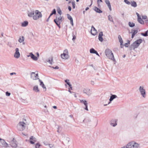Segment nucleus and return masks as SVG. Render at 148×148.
<instances>
[{
    "label": "nucleus",
    "mask_w": 148,
    "mask_h": 148,
    "mask_svg": "<svg viewBox=\"0 0 148 148\" xmlns=\"http://www.w3.org/2000/svg\"><path fill=\"white\" fill-rule=\"evenodd\" d=\"M84 93L88 96H90L92 94V91L88 88L84 89L83 90Z\"/></svg>",
    "instance_id": "9b49d317"
},
{
    "label": "nucleus",
    "mask_w": 148,
    "mask_h": 148,
    "mask_svg": "<svg viewBox=\"0 0 148 148\" xmlns=\"http://www.w3.org/2000/svg\"><path fill=\"white\" fill-rule=\"evenodd\" d=\"M85 109L87 111H88V104L86 105H85Z\"/></svg>",
    "instance_id": "6e6d98bb"
},
{
    "label": "nucleus",
    "mask_w": 148,
    "mask_h": 148,
    "mask_svg": "<svg viewBox=\"0 0 148 148\" xmlns=\"http://www.w3.org/2000/svg\"><path fill=\"white\" fill-rule=\"evenodd\" d=\"M127 144L128 148H139V144L134 142L129 143Z\"/></svg>",
    "instance_id": "39448f33"
},
{
    "label": "nucleus",
    "mask_w": 148,
    "mask_h": 148,
    "mask_svg": "<svg viewBox=\"0 0 148 148\" xmlns=\"http://www.w3.org/2000/svg\"><path fill=\"white\" fill-rule=\"evenodd\" d=\"M68 85L71 89L72 88V85L70 84V83H69V84H68Z\"/></svg>",
    "instance_id": "69168bd1"
},
{
    "label": "nucleus",
    "mask_w": 148,
    "mask_h": 148,
    "mask_svg": "<svg viewBox=\"0 0 148 148\" xmlns=\"http://www.w3.org/2000/svg\"><path fill=\"white\" fill-rule=\"evenodd\" d=\"M14 74L15 75L16 74V73H10V75H12Z\"/></svg>",
    "instance_id": "338daca9"
},
{
    "label": "nucleus",
    "mask_w": 148,
    "mask_h": 148,
    "mask_svg": "<svg viewBox=\"0 0 148 148\" xmlns=\"http://www.w3.org/2000/svg\"><path fill=\"white\" fill-rule=\"evenodd\" d=\"M26 126V123L23 122H20L17 125V128L18 130L23 131L25 129Z\"/></svg>",
    "instance_id": "20e7f679"
},
{
    "label": "nucleus",
    "mask_w": 148,
    "mask_h": 148,
    "mask_svg": "<svg viewBox=\"0 0 148 148\" xmlns=\"http://www.w3.org/2000/svg\"><path fill=\"white\" fill-rule=\"evenodd\" d=\"M29 140H30L29 142L32 144H34V142H36V138L33 136H31L29 138Z\"/></svg>",
    "instance_id": "4468645a"
},
{
    "label": "nucleus",
    "mask_w": 148,
    "mask_h": 148,
    "mask_svg": "<svg viewBox=\"0 0 148 148\" xmlns=\"http://www.w3.org/2000/svg\"><path fill=\"white\" fill-rule=\"evenodd\" d=\"M28 22L27 21H25L22 23L21 26L23 27L26 26L28 25Z\"/></svg>",
    "instance_id": "393cba45"
},
{
    "label": "nucleus",
    "mask_w": 148,
    "mask_h": 148,
    "mask_svg": "<svg viewBox=\"0 0 148 148\" xmlns=\"http://www.w3.org/2000/svg\"><path fill=\"white\" fill-rule=\"evenodd\" d=\"M128 43H126L124 44V46L126 47H127L128 44H130V41L128 40Z\"/></svg>",
    "instance_id": "c03bdc74"
},
{
    "label": "nucleus",
    "mask_w": 148,
    "mask_h": 148,
    "mask_svg": "<svg viewBox=\"0 0 148 148\" xmlns=\"http://www.w3.org/2000/svg\"><path fill=\"white\" fill-rule=\"evenodd\" d=\"M130 27H132L135 26V23L131 22H129L128 23Z\"/></svg>",
    "instance_id": "7c9ffc66"
},
{
    "label": "nucleus",
    "mask_w": 148,
    "mask_h": 148,
    "mask_svg": "<svg viewBox=\"0 0 148 148\" xmlns=\"http://www.w3.org/2000/svg\"><path fill=\"white\" fill-rule=\"evenodd\" d=\"M65 82L66 83V84L68 85L70 83L69 82V79H66V80H65Z\"/></svg>",
    "instance_id": "de8ad7c7"
},
{
    "label": "nucleus",
    "mask_w": 148,
    "mask_h": 148,
    "mask_svg": "<svg viewBox=\"0 0 148 148\" xmlns=\"http://www.w3.org/2000/svg\"><path fill=\"white\" fill-rule=\"evenodd\" d=\"M94 10L97 13H101L102 12V11L100 9L96 7H95L94 8Z\"/></svg>",
    "instance_id": "5701e85b"
},
{
    "label": "nucleus",
    "mask_w": 148,
    "mask_h": 148,
    "mask_svg": "<svg viewBox=\"0 0 148 148\" xmlns=\"http://www.w3.org/2000/svg\"><path fill=\"white\" fill-rule=\"evenodd\" d=\"M138 21L139 23L142 24H144V22L141 18L139 19H138Z\"/></svg>",
    "instance_id": "f704fd0d"
},
{
    "label": "nucleus",
    "mask_w": 148,
    "mask_h": 148,
    "mask_svg": "<svg viewBox=\"0 0 148 148\" xmlns=\"http://www.w3.org/2000/svg\"><path fill=\"white\" fill-rule=\"evenodd\" d=\"M105 2L108 6L110 10L112 11L111 6L109 0H105Z\"/></svg>",
    "instance_id": "f3484780"
},
{
    "label": "nucleus",
    "mask_w": 148,
    "mask_h": 148,
    "mask_svg": "<svg viewBox=\"0 0 148 148\" xmlns=\"http://www.w3.org/2000/svg\"><path fill=\"white\" fill-rule=\"evenodd\" d=\"M68 85L71 89L72 88V85L70 84V83H69V84H68Z\"/></svg>",
    "instance_id": "0e129e2a"
},
{
    "label": "nucleus",
    "mask_w": 148,
    "mask_h": 148,
    "mask_svg": "<svg viewBox=\"0 0 148 148\" xmlns=\"http://www.w3.org/2000/svg\"><path fill=\"white\" fill-rule=\"evenodd\" d=\"M139 90L142 96L143 97L145 98L146 97V92L143 86H140Z\"/></svg>",
    "instance_id": "6e6552de"
},
{
    "label": "nucleus",
    "mask_w": 148,
    "mask_h": 148,
    "mask_svg": "<svg viewBox=\"0 0 148 148\" xmlns=\"http://www.w3.org/2000/svg\"><path fill=\"white\" fill-rule=\"evenodd\" d=\"M68 9L69 11H71V6H69L68 7Z\"/></svg>",
    "instance_id": "052dcab7"
},
{
    "label": "nucleus",
    "mask_w": 148,
    "mask_h": 148,
    "mask_svg": "<svg viewBox=\"0 0 148 148\" xmlns=\"http://www.w3.org/2000/svg\"><path fill=\"white\" fill-rule=\"evenodd\" d=\"M148 30L145 32V33H141V35L144 36H147L148 35Z\"/></svg>",
    "instance_id": "473e14b6"
},
{
    "label": "nucleus",
    "mask_w": 148,
    "mask_h": 148,
    "mask_svg": "<svg viewBox=\"0 0 148 148\" xmlns=\"http://www.w3.org/2000/svg\"><path fill=\"white\" fill-rule=\"evenodd\" d=\"M145 22L147 25L148 26V19L145 20Z\"/></svg>",
    "instance_id": "4d7b16f0"
},
{
    "label": "nucleus",
    "mask_w": 148,
    "mask_h": 148,
    "mask_svg": "<svg viewBox=\"0 0 148 148\" xmlns=\"http://www.w3.org/2000/svg\"><path fill=\"white\" fill-rule=\"evenodd\" d=\"M117 119H111L110 122V125L115 127L117 125Z\"/></svg>",
    "instance_id": "9d476101"
},
{
    "label": "nucleus",
    "mask_w": 148,
    "mask_h": 148,
    "mask_svg": "<svg viewBox=\"0 0 148 148\" xmlns=\"http://www.w3.org/2000/svg\"><path fill=\"white\" fill-rule=\"evenodd\" d=\"M53 61V59L52 58H51V59H49L48 60H47V62L49 63L50 64H52V62Z\"/></svg>",
    "instance_id": "4c0bfd02"
},
{
    "label": "nucleus",
    "mask_w": 148,
    "mask_h": 148,
    "mask_svg": "<svg viewBox=\"0 0 148 148\" xmlns=\"http://www.w3.org/2000/svg\"><path fill=\"white\" fill-rule=\"evenodd\" d=\"M24 41V37L23 36L20 37H19L18 41L20 43L23 42Z\"/></svg>",
    "instance_id": "c756f323"
},
{
    "label": "nucleus",
    "mask_w": 148,
    "mask_h": 148,
    "mask_svg": "<svg viewBox=\"0 0 148 148\" xmlns=\"http://www.w3.org/2000/svg\"><path fill=\"white\" fill-rule=\"evenodd\" d=\"M10 145L13 147L16 148L17 146V145L16 143V141L15 139L14 138L10 143Z\"/></svg>",
    "instance_id": "ddd939ff"
},
{
    "label": "nucleus",
    "mask_w": 148,
    "mask_h": 148,
    "mask_svg": "<svg viewBox=\"0 0 148 148\" xmlns=\"http://www.w3.org/2000/svg\"><path fill=\"white\" fill-rule=\"evenodd\" d=\"M38 73L36 72H32L31 74V78L33 80L39 79Z\"/></svg>",
    "instance_id": "1a4fd4ad"
},
{
    "label": "nucleus",
    "mask_w": 148,
    "mask_h": 148,
    "mask_svg": "<svg viewBox=\"0 0 148 148\" xmlns=\"http://www.w3.org/2000/svg\"><path fill=\"white\" fill-rule=\"evenodd\" d=\"M41 145L39 143H37L35 146V148H39V147Z\"/></svg>",
    "instance_id": "58836bf2"
},
{
    "label": "nucleus",
    "mask_w": 148,
    "mask_h": 148,
    "mask_svg": "<svg viewBox=\"0 0 148 148\" xmlns=\"http://www.w3.org/2000/svg\"><path fill=\"white\" fill-rule=\"evenodd\" d=\"M72 5L73 8V9H74L75 8V1H72Z\"/></svg>",
    "instance_id": "a19ab883"
},
{
    "label": "nucleus",
    "mask_w": 148,
    "mask_h": 148,
    "mask_svg": "<svg viewBox=\"0 0 148 148\" xmlns=\"http://www.w3.org/2000/svg\"><path fill=\"white\" fill-rule=\"evenodd\" d=\"M80 101L81 103H83L85 106L88 104L86 100H84L83 99H80Z\"/></svg>",
    "instance_id": "c85d7f7f"
},
{
    "label": "nucleus",
    "mask_w": 148,
    "mask_h": 148,
    "mask_svg": "<svg viewBox=\"0 0 148 148\" xmlns=\"http://www.w3.org/2000/svg\"><path fill=\"white\" fill-rule=\"evenodd\" d=\"M30 54L31 56V58L33 60L36 61L38 60V58L37 57L35 56L32 53H30Z\"/></svg>",
    "instance_id": "4be33fe9"
},
{
    "label": "nucleus",
    "mask_w": 148,
    "mask_h": 148,
    "mask_svg": "<svg viewBox=\"0 0 148 148\" xmlns=\"http://www.w3.org/2000/svg\"><path fill=\"white\" fill-rule=\"evenodd\" d=\"M34 14L33 17V19L34 20L38 19L42 17V16L41 13L38 10H36Z\"/></svg>",
    "instance_id": "423d86ee"
},
{
    "label": "nucleus",
    "mask_w": 148,
    "mask_h": 148,
    "mask_svg": "<svg viewBox=\"0 0 148 148\" xmlns=\"http://www.w3.org/2000/svg\"><path fill=\"white\" fill-rule=\"evenodd\" d=\"M118 38L119 40V41L121 44V47L122 48L123 47V42L122 38L120 35H119Z\"/></svg>",
    "instance_id": "a211bd4d"
},
{
    "label": "nucleus",
    "mask_w": 148,
    "mask_h": 148,
    "mask_svg": "<svg viewBox=\"0 0 148 148\" xmlns=\"http://www.w3.org/2000/svg\"><path fill=\"white\" fill-rule=\"evenodd\" d=\"M91 84L92 85H94L95 84L94 82L93 81H91Z\"/></svg>",
    "instance_id": "e2e57ef3"
},
{
    "label": "nucleus",
    "mask_w": 148,
    "mask_h": 148,
    "mask_svg": "<svg viewBox=\"0 0 148 148\" xmlns=\"http://www.w3.org/2000/svg\"><path fill=\"white\" fill-rule=\"evenodd\" d=\"M62 131V128L60 126H58L57 128V132L58 133H60Z\"/></svg>",
    "instance_id": "72a5a7b5"
},
{
    "label": "nucleus",
    "mask_w": 148,
    "mask_h": 148,
    "mask_svg": "<svg viewBox=\"0 0 148 148\" xmlns=\"http://www.w3.org/2000/svg\"><path fill=\"white\" fill-rule=\"evenodd\" d=\"M134 32L132 34V38L134 37L135 34H136L138 32V31L137 30H134Z\"/></svg>",
    "instance_id": "cd10ccee"
},
{
    "label": "nucleus",
    "mask_w": 148,
    "mask_h": 148,
    "mask_svg": "<svg viewBox=\"0 0 148 148\" xmlns=\"http://www.w3.org/2000/svg\"><path fill=\"white\" fill-rule=\"evenodd\" d=\"M0 140H2V143L4 147H8V144L4 140L0 138Z\"/></svg>",
    "instance_id": "aec40b11"
},
{
    "label": "nucleus",
    "mask_w": 148,
    "mask_h": 148,
    "mask_svg": "<svg viewBox=\"0 0 148 148\" xmlns=\"http://www.w3.org/2000/svg\"><path fill=\"white\" fill-rule=\"evenodd\" d=\"M66 142L67 143H68L70 140V138L68 137H66Z\"/></svg>",
    "instance_id": "37998d69"
},
{
    "label": "nucleus",
    "mask_w": 148,
    "mask_h": 148,
    "mask_svg": "<svg viewBox=\"0 0 148 148\" xmlns=\"http://www.w3.org/2000/svg\"><path fill=\"white\" fill-rule=\"evenodd\" d=\"M142 18L143 19H147V16L146 15H143L142 16Z\"/></svg>",
    "instance_id": "49530a36"
},
{
    "label": "nucleus",
    "mask_w": 148,
    "mask_h": 148,
    "mask_svg": "<svg viewBox=\"0 0 148 148\" xmlns=\"http://www.w3.org/2000/svg\"><path fill=\"white\" fill-rule=\"evenodd\" d=\"M58 13L60 15L62 14V11L60 8H58L57 10Z\"/></svg>",
    "instance_id": "c9c22d12"
},
{
    "label": "nucleus",
    "mask_w": 148,
    "mask_h": 148,
    "mask_svg": "<svg viewBox=\"0 0 148 148\" xmlns=\"http://www.w3.org/2000/svg\"><path fill=\"white\" fill-rule=\"evenodd\" d=\"M70 23H71V24L73 26V20H71V21H70Z\"/></svg>",
    "instance_id": "13d9d810"
},
{
    "label": "nucleus",
    "mask_w": 148,
    "mask_h": 148,
    "mask_svg": "<svg viewBox=\"0 0 148 148\" xmlns=\"http://www.w3.org/2000/svg\"><path fill=\"white\" fill-rule=\"evenodd\" d=\"M108 20L114 23V22L113 20V18H112V16H111L110 15H109L108 16Z\"/></svg>",
    "instance_id": "bb28decb"
},
{
    "label": "nucleus",
    "mask_w": 148,
    "mask_h": 148,
    "mask_svg": "<svg viewBox=\"0 0 148 148\" xmlns=\"http://www.w3.org/2000/svg\"><path fill=\"white\" fill-rule=\"evenodd\" d=\"M35 12L33 10H30L28 11L27 12L28 16L30 17H33V16Z\"/></svg>",
    "instance_id": "2eb2a0df"
},
{
    "label": "nucleus",
    "mask_w": 148,
    "mask_h": 148,
    "mask_svg": "<svg viewBox=\"0 0 148 148\" xmlns=\"http://www.w3.org/2000/svg\"><path fill=\"white\" fill-rule=\"evenodd\" d=\"M52 68L55 69H58L59 68V67L57 66H56L55 67H53Z\"/></svg>",
    "instance_id": "680f3d73"
},
{
    "label": "nucleus",
    "mask_w": 148,
    "mask_h": 148,
    "mask_svg": "<svg viewBox=\"0 0 148 148\" xmlns=\"http://www.w3.org/2000/svg\"><path fill=\"white\" fill-rule=\"evenodd\" d=\"M125 2L128 5H130V3L127 0H124Z\"/></svg>",
    "instance_id": "79ce46f5"
},
{
    "label": "nucleus",
    "mask_w": 148,
    "mask_h": 148,
    "mask_svg": "<svg viewBox=\"0 0 148 148\" xmlns=\"http://www.w3.org/2000/svg\"><path fill=\"white\" fill-rule=\"evenodd\" d=\"M120 148H128V146H127V144L126 146H123Z\"/></svg>",
    "instance_id": "bf43d9fd"
},
{
    "label": "nucleus",
    "mask_w": 148,
    "mask_h": 148,
    "mask_svg": "<svg viewBox=\"0 0 148 148\" xmlns=\"http://www.w3.org/2000/svg\"><path fill=\"white\" fill-rule=\"evenodd\" d=\"M117 97V96L114 95H112L110 97V98L109 99L110 102L108 103V104H110V102L112 101L114 99L116 98Z\"/></svg>",
    "instance_id": "6ab92c4d"
},
{
    "label": "nucleus",
    "mask_w": 148,
    "mask_h": 148,
    "mask_svg": "<svg viewBox=\"0 0 148 148\" xmlns=\"http://www.w3.org/2000/svg\"><path fill=\"white\" fill-rule=\"evenodd\" d=\"M15 51V52L14 54V57L16 58H18L20 56V53L19 52V50L18 48H16Z\"/></svg>",
    "instance_id": "f8f14e48"
},
{
    "label": "nucleus",
    "mask_w": 148,
    "mask_h": 148,
    "mask_svg": "<svg viewBox=\"0 0 148 148\" xmlns=\"http://www.w3.org/2000/svg\"><path fill=\"white\" fill-rule=\"evenodd\" d=\"M68 53V50L67 49L64 50L63 51V53L61 55L62 58L64 59H68L69 57Z\"/></svg>",
    "instance_id": "0eeeda50"
},
{
    "label": "nucleus",
    "mask_w": 148,
    "mask_h": 148,
    "mask_svg": "<svg viewBox=\"0 0 148 148\" xmlns=\"http://www.w3.org/2000/svg\"><path fill=\"white\" fill-rule=\"evenodd\" d=\"M103 35V32H100L99 34L98 39L101 42H102L103 40V38L102 37Z\"/></svg>",
    "instance_id": "412c9836"
},
{
    "label": "nucleus",
    "mask_w": 148,
    "mask_h": 148,
    "mask_svg": "<svg viewBox=\"0 0 148 148\" xmlns=\"http://www.w3.org/2000/svg\"><path fill=\"white\" fill-rule=\"evenodd\" d=\"M142 42V39H139L138 40L132 44L130 48L132 49H134L135 48H137Z\"/></svg>",
    "instance_id": "f03ea898"
},
{
    "label": "nucleus",
    "mask_w": 148,
    "mask_h": 148,
    "mask_svg": "<svg viewBox=\"0 0 148 148\" xmlns=\"http://www.w3.org/2000/svg\"><path fill=\"white\" fill-rule=\"evenodd\" d=\"M42 87V88H43V89H45V91L46 90V87H45V85L44 84H43L42 85V86H41Z\"/></svg>",
    "instance_id": "603ef678"
},
{
    "label": "nucleus",
    "mask_w": 148,
    "mask_h": 148,
    "mask_svg": "<svg viewBox=\"0 0 148 148\" xmlns=\"http://www.w3.org/2000/svg\"><path fill=\"white\" fill-rule=\"evenodd\" d=\"M51 13L53 14H56V11L55 9H54L52 10Z\"/></svg>",
    "instance_id": "a18cd8bd"
},
{
    "label": "nucleus",
    "mask_w": 148,
    "mask_h": 148,
    "mask_svg": "<svg viewBox=\"0 0 148 148\" xmlns=\"http://www.w3.org/2000/svg\"><path fill=\"white\" fill-rule=\"evenodd\" d=\"M95 54L99 56V54L97 52V51H96V52H95Z\"/></svg>",
    "instance_id": "774afa93"
},
{
    "label": "nucleus",
    "mask_w": 148,
    "mask_h": 148,
    "mask_svg": "<svg viewBox=\"0 0 148 148\" xmlns=\"http://www.w3.org/2000/svg\"><path fill=\"white\" fill-rule=\"evenodd\" d=\"M96 51L93 48H92L90 50V53H94L96 52Z\"/></svg>",
    "instance_id": "2f4dec72"
},
{
    "label": "nucleus",
    "mask_w": 148,
    "mask_h": 148,
    "mask_svg": "<svg viewBox=\"0 0 148 148\" xmlns=\"http://www.w3.org/2000/svg\"><path fill=\"white\" fill-rule=\"evenodd\" d=\"M49 146L50 148H53L54 147V145L52 144H49Z\"/></svg>",
    "instance_id": "8fccbe9b"
},
{
    "label": "nucleus",
    "mask_w": 148,
    "mask_h": 148,
    "mask_svg": "<svg viewBox=\"0 0 148 148\" xmlns=\"http://www.w3.org/2000/svg\"><path fill=\"white\" fill-rule=\"evenodd\" d=\"M91 34L94 36L97 33V31L96 30L93 26L92 27L91 30Z\"/></svg>",
    "instance_id": "dca6fc26"
},
{
    "label": "nucleus",
    "mask_w": 148,
    "mask_h": 148,
    "mask_svg": "<svg viewBox=\"0 0 148 148\" xmlns=\"http://www.w3.org/2000/svg\"><path fill=\"white\" fill-rule=\"evenodd\" d=\"M62 21V18L60 15H57L56 17V19L54 20V22L59 28H60L61 27L60 25Z\"/></svg>",
    "instance_id": "7ed1b4c3"
},
{
    "label": "nucleus",
    "mask_w": 148,
    "mask_h": 148,
    "mask_svg": "<svg viewBox=\"0 0 148 148\" xmlns=\"http://www.w3.org/2000/svg\"><path fill=\"white\" fill-rule=\"evenodd\" d=\"M44 144L45 145H49L48 143V142H47V141L44 142Z\"/></svg>",
    "instance_id": "5fc2aeb1"
},
{
    "label": "nucleus",
    "mask_w": 148,
    "mask_h": 148,
    "mask_svg": "<svg viewBox=\"0 0 148 148\" xmlns=\"http://www.w3.org/2000/svg\"><path fill=\"white\" fill-rule=\"evenodd\" d=\"M39 81L40 82V85L41 86H42V85L43 84H44V83H43V82L40 79H39Z\"/></svg>",
    "instance_id": "09e8293b"
},
{
    "label": "nucleus",
    "mask_w": 148,
    "mask_h": 148,
    "mask_svg": "<svg viewBox=\"0 0 148 148\" xmlns=\"http://www.w3.org/2000/svg\"><path fill=\"white\" fill-rule=\"evenodd\" d=\"M131 5L132 6L135 8L137 7V4L136 2L134 1H132L130 2Z\"/></svg>",
    "instance_id": "b1692460"
},
{
    "label": "nucleus",
    "mask_w": 148,
    "mask_h": 148,
    "mask_svg": "<svg viewBox=\"0 0 148 148\" xmlns=\"http://www.w3.org/2000/svg\"><path fill=\"white\" fill-rule=\"evenodd\" d=\"M72 35H73V38H72V40L73 41H74V40H75V39H76V36H75L74 35V33L73 32L72 33Z\"/></svg>",
    "instance_id": "ea45409f"
},
{
    "label": "nucleus",
    "mask_w": 148,
    "mask_h": 148,
    "mask_svg": "<svg viewBox=\"0 0 148 148\" xmlns=\"http://www.w3.org/2000/svg\"><path fill=\"white\" fill-rule=\"evenodd\" d=\"M10 92H6V95L7 96H10Z\"/></svg>",
    "instance_id": "3c124183"
},
{
    "label": "nucleus",
    "mask_w": 148,
    "mask_h": 148,
    "mask_svg": "<svg viewBox=\"0 0 148 148\" xmlns=\"http://www.w3.org/2000/svg\"><path fill=\"white\" fill-rule=\"evenodd\" d=\"M42 87V88H43V89H45V91L46 90V87H45V85L44 84H43L42 85V86H41Z\"/></svg>",
    "instance_id": "864d4df0"
},
{
    "label": "nucleus",
    "mask_w": 148,
    "mask_h": 148,
    "mask_svg": "<svg viewBox=\"0 0 148 148\" xmlns=\"http://www.w3.org/2000/svg\"><path fill=\"white\" fill-rule=\"evenodd\" d=\"M33 90L36 92H39V90L38 88V86H34L33 87Z\"/></svg>",
    "instance_id": "a878e982"
},
{
    "label": "nucleus",
    "mask_w": 148,
    "mask_h": 148,
    "mask_svg": "<svg viewBox=\"0 0 148 148\" xmlns=\"http://www.w3.org/2000/svg\"><path fill=\"white\" fill-rule=\"evenodd\" d=\"M67 18L69 19L70 21L71 20H73V18L71 16V15H70L69 14H67Z\"/></svg>",
    "instance_id": "e433bc0d"
},
{
    "label": "nucleus",
    "mask_w": 148,
    "mask_h": 148,
    "mask_svg": "<svg viewBox=\"0 0 148 148\" xmlns=\"http://www.w3.org/2000/svg\"><path fill=\"white\" fill-rule=\"evenodd\" d=\"M105 53L106 56L109 59L113 61L115 60L113 54L111 50L109 49H107L105 50Z\"/></svg>",
    "instance_id": "f257e3e1"
}]
</instances>
